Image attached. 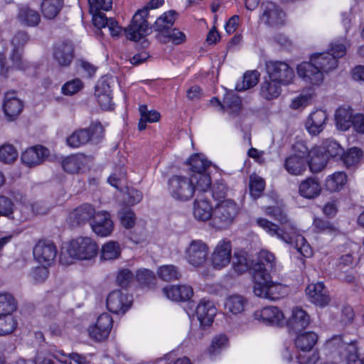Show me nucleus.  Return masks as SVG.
<instances>
[{"instance_id": "obj_1", "label": "nucleus", "mask_w": 364, "mask_h": 364, "mask_svg": "<svg viewBox=\"0 0 364 364\" xmlns=\"http://www.w3.org/2000/svg\"><path fill=\"white\" fill-rule=\"evenodd\" d=\"M266 214L284 225L283 228L268 220L259 218L257 224L271 236L277 237L284 242L290 245L302 256L309 257L312 255V250L306 239L301 235L295 225L289 221L287 215L279 207H268Z\"/></svg>"}, {"instance_id": "obj_2", "label": "nucleus", "mask_w": 364, "mask_h": 364, "mask_svg": "<svg viewBox=\"0 0 364 364\" xmlns=\"http://www.w3.org/2000/svg\"><path fill=\"white\" fill-rule=\"evenodd\" d=\"M167 191L174 200L182 202L190 200L196 192H206L199 190L196 177L181 174L173 175L168 179Z\"/></svg>"}, {"instance_id": "obj_3", "label": "nucleus", "mask_w": 364, "mask_h": 364, "mask_svg": "<svg viewBox=\"0 0 364 364\" xmlns=\"http://www.w3.org/2000/svg\"><path fill=\"white\" fill-rule=\"evenodd\" d=\"M164 4V0H151L145 7L134 15L129 26L124 29L128 39L138 41L149 34L151 28L146 21L150 9H158Z\"/></svg>"}, {"instance_id": "obj_4", "label": "nucleus", "mask_w": 364, "mask_h": 364, "mask_svg": "<svg viewBox=\"0 0 364 364\" xmlns=\"http://www.w3.org/2000/svg\"><path fill=\"white\" fill-rule=\"evenodd\" d=\"M253 291L255 296L269 300H278L289 292L288 286L272 280L271 275L257 274L253 281Z\"/></svg>"}, {"instance_id": "obj_5", "label": "nucleus", "mask_w": 364, "mask_h": 364, "mask_svg": "<svg viewBox=\"0 0 364 364\" xmlns=\"http://www.w3.org/2000/svg\"><path fill=\"white\" fill-rule=\"evenodd\" d=\"M307 165L312 173L318 172V149L312 148L309 153V159L298 155L287 157L284 161V168L291 175L299 176L304 173Z\"/></svg>"}, {"instance_id": "obj_6", "label": "nucleus", "mask_w": 364, "mask_h": 364, "mask_svg": "<svg viewBox=\"0 0 364 364\" xmlns=\"http://www.w3.org/2000/svg\"><path fill=\"white\" fill-rule=\"evenodd\" d=\"M239 212V207L235 200L226 199L220 201L213 208L212 225L217 229L229 227Z\"/></svg>"}, {"instance_id": "obj_7", "label": "nucleus", "mask_w": 364, "mask_h": 364, "mask_svg": "<svg viewBox=\"0 0 364 364\" xmlns=\"http://www.w3.org/2000/svg\"><path fill=\"white\" fill-rule=\"evenodd\" d=\"M104 132V127L100 122H92L88 128L75 130L67 138L66 142L72 148H78L90 141L98 143L103 138Z\"/></svg>"}, {"instance_id": "obj_8", "label": "nucleus", "mask_w": 364, "mask_h": 364, "mask_svg": "<svg viewBox=\"0 0 364 364\" xmlns=\"http://www.w3.org/2000/svg\"><path fill=\"white\" fill-rule=\"evenodd\" d=\"M188 164L193 172L191 176L196 177V182L198 183L199 190L209 191L211 179L206 171L210 166V161H208L204 156L196 154L189 159Z\"/></svg>"}, {"instance_id": "obj_9", "label": "nucleus", "mask_w": 364, "mask_h": 364, "mask_svg": "<svg viewBox=\"0 0 364 364\" xmlns=\"http://www.w3.org/2000/svg\"><path fill=\"white\" fill-rule=\"evenodd\" d=\"M97 250L96 242L90 237H80L70 242L68 253L78 259H90L97 255Z\"/></svg>"}, {"instance_id": "obj_10", "label": "nucleus", "mask_w": 364, "mask_h": 364, "mask_svg": "<svg viewBox=\"0 0 364 364\" xmlns=\"http://www.w3.org/2000/svg\"><path fill=\"white\" fill-rule=\"evenodd\" d=\"M266 71L269 79L282 85L291 84L294 77V71L285 61L269 60L266 62Z\"/></svg>"}, {"instance_id": "obj_11", "label": "nucleus", "mask_w": 364, "mask_h": 364, "mask_svg": "<svg viewBox=\"0 0 364 364\" xmlns=\"http://www.w3.org/2000/svg\"><path fill=\"white\" fill-rule=\"evenodd\" d=\"M209 252L208 245L201 240H192L186 250V257L188 262L196 267L205 264Z\"/></svg>"}, {"instance_id": "obj_12", "label": "nucleus", "mask_w": 364, "mask_h": 364, "mask_svg": "<svg viewBox=\"0 0 364 364\" xmlns=\"http://www.w3.org/2000/svg\"><path fill=\"white\" fill-rule=\"evenodd\" d=\"M252 269L254 281L257 274L262 276L270 275V272L279 271V266L277 264L274 254L267 250H262L258 255V262L253 265Z\"/></svg>"}, {"instance_id": "obj_13", "label": "nucleus", "mask_w": 364, "mask_h": 364, "mask_svg": "<svg viewBox=\"0 0 364 364\" xmlns=\"http://www.w3.org/2000/svg\"><path fill=\"white\" fill-rule=\"evenodd\" d=\"M232 245L230 240L223 239L217 244L211 255V263L214 269H222L230 263Z\"/></svg>"}, {"instance_id": "obj_14", "label": "nucleus", "mask_w": 364, "mask_h": 364, "mask_svg": "<svg viewBox=\"0 0 364 364\" xmlns=\"http://www.w3.org/2000/svg\"><path fill=\"white\" fill-rule=\"evenodd\" d=\"M57 252L55 245L50 240H40L33 248V257L41 265L51 266Z\"/></svg>"}, {"instance_id": "obj_15", "label": "nucleus", "mask_w": 364, "mask_h": 364, "mask_svg": "<svg viewBox=\"0 0 364 364\" xmlns=\"http://www.w3.org/2000/svg\"><path fill=\"white\" fill-rule=\"evenodd\" d=\"M311 322L310 315L301 307L295 306L287 321V327L290 332L299 333L307 328Z\"/></svg>"}, {"instance_id": "obj_16", "label": "nucleus", "mask_w": 364, "mask_h": 364, "mask_svg": "<svg viewBox=\"0 0 364 364\" xmlns=\"http://www.w3.org/2000/svg\"><path fill=\"white\" fill-rule=\"evenodd\" d=\"M74 46L69 40L57 42L53 49L54 60L60 67H68L74 58Z\"/></svg>"}, {"instance_id": "obj_17", "label": "nucleus", "mask_w": 364, "mask_h": 364, "mask_svg": "<svg viewBox=\"0 0 364 364\" xmlns=\"http://www.w3.org/2000/svg\"><path fill=\"white\" fill-rule=\"evenodd\" d=\"M261 11L260 20L264 24L276 26L284 23V14L274 3L263 2L261 5Z\"/></svg>"}, {"instance_id": "obj_18", "label": "nucleus", "mask_w": 364, "mask_h": 364, "mask_svg": "<svg viewBox=\"0 0 364 364\" xmlns=\"http://www.w3.org/2000/svg\"><path fill=\"white\" fill-rule=\"evenodd\" d=\"M253 317L260 323L272 326L281 325L284 319L282 311L274 306H266L255 311Z\"/></svg>"}, {"instance_id": "obj_19", "label": "nucleus", "mask_w": 364, "mask_h": 364, "mask_svg": "<svg viewBox=\"0 0 364 364\" xmlns=\"http://www.w3.org/2000/svg\"><path fill=\"white\" fill-rule=\"evenodd\" d=\"M318 53L311 55L309 62H303L297 66L298 75L305 82L311 84H316L318 82Z\"/></svg>"}, {"instance_id": "obj_20", "label": "nucleus", "mask_w": 364, "mask_h": 364, "mask_svg": "<svg viewBox=\"0 0 364 364\" xmlns=\"http://www.w3.org/2000/svg\"><path fill=\"white\" fill-rule=\"evenodd\" d=\"M343 154V149L335 140L327 139L320 146V171L326 166L329 159H338Z\"/></svg>"}, {"instance_id": "obj_21", "label": "nucleus", "mask_w": 364, "mask_h": 364, "mask_svg": "<svg viewBox=\"0 0 364 364\" xmlns=\"http://www.w3.org/2000/svg\"><path fill=\"white\" fill-rule=\"evenodd\" d=\"M131 306V300L127 294L121 291H113L109 294L107 298V307L114 314H124Z\"/></svg>"}, {"instance_id": "obj_22", "label": "nucleus", "mask_w": 364, "mask_h": 364, "mask_svg": "<svg viewBox=\"0 0 364 364\" xmlns=\"http://www.w3.org/2000/svg\"><path fill=\"white\" fill-rule=\"evenodd\" d=\"M16 20L23 26L36 27L41 22L39 12L28 4H18L17 6Z\"/></svg>"}, {"instance_id": "obj_23", "label": "nucleus", "mask_w": 364, "mask_h": 364, "mask_svg": "<svg viewBox=\"0 0 364 364\" xmlns=\"http://www.w3.org/2000/svg\"><path fill=\"white\" fill-rule=\"evenodd\" d=\"M50 154V151L43 146L36 145L27 149L21 154V161L27 166L41 164Z\"/></svg>"}, {"instance_id": "obj_24", "label": "nucleus", "mask_w": 364, "mask_h": 364, "mask_svg": "<svg viewBox=\"0 0 364 364\" xmlns=\"http://www.w3.org/2000/svg\"><path fill=\"white\" fill-rule=\"evenodd\" d=\"M92 230L101 237L109 235L114 230V223L111 220L110 214L106 211L97 212L92 223Z\"/></svg>"}, {"instance_id": "obj_25", "label": "nucleus", "mask_w": 364, "mask_h": 364, "mask_svg": "<svg viewBox=\"0 0 364 364\" xmlns=\"http://www.w3.org/2000/svg\"><path fill=\"white\" fill-rule=\"evenodd\" d=\"M23 102L15 96V92H6L3 103V110L10 121L15 119L22 112Z\"/></svg>"}, {"instance_id": "obj_26", "label": "nucleus", "mask_w": 364, "mask_h": 364, "mask_svg": "<svg viewBox=\"0 0 364 364\" xmlns=\"http://www.w3.org/2000/svg\"><path fill=\"white\" fill-rule=\"evenodd\" d=\"M48 354L63 364H71L72 361L75 364H90L87 355L77 353L66 354L63 350L57 349L55 346L50 347Z\"/></svg>"}, {"instance_id": "obj_27", "label": "nucleus", "mask_w": 364, "mask_h": 364, "mask_svg": "<svg viewBox=\"0 0 364 364\" xmlns=\"http://www.w3.org/2000/svg\"><path fill=\"white\" fill-rule=\"evenodd\" d=\"M176 15L177 14L175 11L170 10L164 13L156 20L153 27L154 31L158 32L156 38L159 41L172 28Z\"/></svg>"}, {"instance_id": "obj_28", "label": "nucleus", "mask_w": 364, "mask_h": 364, "mask_svg": "<svg viewBox=\"0 0 364 364\" xmlns=\"http://www.w3.org/2000/svg\"><path fill=\"white\" fill-rule=\"evenodd\" d=\"M193 215L199 221H206L213 217V208L210 202L199 196L195 199L193 203Z\"/></svg>"}, {"instance_id": "obj_29", "label": "nucleus", "mask_w": 364, "mask_h": 364, "mask_svg": "<svg viewBox=\"0 0 364 364\" xmlns=\"http://www.w3.org/2000/svg\"><path fill=\"white\" fill-rule=\"evenodd\" d=\"M196 312L200 322L208 326L213 321L216 309L210 301L202 299L198 304Z\"/></svg>"}, {"instance_id": "obj_30", "label": "nucleus", "mask_w": 364, "mask_h": 364, "mask_svg": "<svg viewBox=\"0 0 364 364\" xmlns=\"http://www.w3.org/2000/svg\"><path fill=\"white\" fill-rule=\"evenodd\" d=\"M97 213L92 205L84 203L70 213V218L77 225H82L89 222L91 219L94 220Z\"/></svg>"}, {"instance_id": "obj_31", "label": "nucleus", "mask_w": 364, "mask_h": 364, "mask_svg": "<svg viewBox=\"0 0 364 364\" xmlns=\"http://www.w3.org/2000/svg\"><path fill=\"white\" fill-rule=\"evenodd\" d=\"M318 339L317 333L307 331L299 333L294 339V345L298 351L309 352L316 344Z\"/></svg>"}, {"instance_id": "obj_32", "label": "nucleus", "mask_w": 364, "mask_h": 364, "mask_svg": "<svg viewBox=\"0 0 364 364\" xmlns=\"http://www.w3.org/2000/svg\"><path fill=\"white\" fill-rule=\"evenodd\" d=\"M93 24L99 29L107 27L112 37H119L122 28L113 18H107L105 15H97L94 18Z\"/></svg>"}, {"instance_id": "obj_33", "label": "nucleus", "mask_w": 364, "mask_h": 364, "mask_svg": "<svg viewBox=\"0 0 364 364\" xmlns=\"http://www.w3.org/2000/svg\"><path fill=\"white\" fill-rule=\"evenodd\" d=\"M280 83L273 80L265 79L260 85L259 95L260 96L267 100H272L274 99L277 98L282 92V88Z\"/></svg>"}, {"instance_id": "obj_34", "label": "nucleus", "mask_w": 364, "mask_h": 364, "mask_svg": "<svg viewBox=\"0 0 364 364\" xmlns=\"http://www.w3.org/2000/svg\"><path fill=\"white\" fill-rule=\"evenodd\" d=\"M247 306V299L239 294H233L228 296L225 302V309L234 315L242 313Z\"/></svg>"}, {"instance_id": "obj_35", "label": "nucleus", "mask_w": 364, "mask_h": 364, "mask_svg": "<svg viewBox=\"0 0 364 364\" xmlns=\"http://www.w3.org/2000/svg\"><path fill=\"white\" fill-rule=\"evenodd\" d=\"M347 179V175L343 171L335 172L327 177L324 186L330 192L340 191L346 185Z\"/></svg>"}, {"instance_id": "obj_36", "label": "nucleus", "mask_w": 364, "mask_h": 364, "mask_svg": "<svg viewBox=\"0 0 364 364\" xmlns=\"http://www.w3.org/2000/svg\"><path fill=\"white\" fill-rule=\"evenodd\" d=\"M354 114L349 107H339L335 114V120L338 128L343 131L348 130L353 124Z\"/></svg>"}, {"instance_id": "obj_37", "label": "nucleus", "mask_w": 364, "mask_h": 364, "mask_svg": "<svg viewBox=\"0 0 364 364\" xmlns=\"http://www.w3.org/2000/svg\"><path fill=\"white\" fill-rule=\"evenodd\" d=\"M63 0H43L41 4V12L44 18L53 19L63 8Z\"/></svg>"}, {"instance_id": "obj_38", "label": "nucleus", "mask_w": 364, "mask_h": 364, "mask_svg": "<svg viewBox=\"0 0 364 364\" xmlns=\"http://www.w3.org/2000/svg\"><path fill=\"white\" fill-rule=\"evenodd\" d=\"M139 111L141 115L138 124V128L140 131L144 130L146 123H153L158 122L160 119V114L156 110H149L147 106L142 105L139 106Z\"/></svg>"}, {"instance_id": "obj_39", "label": "nucleus", "mask_w": 364, "mask_h": 364, "mask_svg": "<svg viewBox=\"0 0 364 364\" xmlns=\"http://www.w3.org/2000/svg\"><path fill=\"white\" fill-rule=\"evenodd\" d=\"M300 194L306 198H314L318 194V182L314 178H308L299 186Z\"/></svg>"}, {"instance_id": "obj_40", "label": "nucleus", "mask_w": 364, "mask_h": 364, "mask_svg": "<svg viewBox=\"0 0 364 364\" xmlns=\"http://www.w3.org/2000/svg\"><path fill=\"white\" fill-rule=\"evenodd\" d=\"M260 74L257 70L247 71L243 75L242 80L236 85L237 91H244L255 86L259 79Z\"/></svg>"}, {"instance_id": "obj_41", "label": "nucleus", "mask_w": 364, "mask_h": 364, "mask_svg": "<svg viewBox=\"0 0 364 364\" xmlns=\"http://www.w3.org/2000/svg\"><path fill=\"white\" fill-rule=\"evenodd\" d=\"M157 274L160 279L166 282L177 280L181 277L178 268L173 264L159 267L157 270Z\"/></svg>"}, {"instance_id": "obj_42", "label": "nucleus", "mask_w": 364, "mask_h": 364, "mask_svg": "<svg viewBox=\"0 0 364 364\" xmlns=\"http://www.w3.org/2000/svg\"><path fill=\"white\" fill-rule=\"evenodd\" d=\"M223 111L237 114L241 108V100L234 93H227L223 102Z\"/></svg>"}, {"instance_id": "obj_43", "label": "nucleus", "mask_w": 364, "mask_h": 364, "mask_svg": "<svg viewBox=\"0 0 364 364\" xmlns=\"http://www.w3.org/2000/svg\"><path fill=\"white\" fill-rule=\"evenodd\" d=\"M250 193L254 199L259 198L264 190L265 181L260 176L253 174L250 177Z\"/></svg>"}, {"instance_id": "obj_44", "label": "nucleus", "mask_w": 364, "mask_h": 364, "mask_svg": "<svg viewBox=\"0 0 364 364\" xmlns=\"http://www.w3.org/2000/svg\"><path fill=\"white\" fill-rule=\"evenodd\" d=\"M90 12L92 15V21L97 15H105L101 11H109L112 9V0H88Z\"/></svg>"}, {"instance_id": "obj_45", "label": "nucleus", "mask_w": 364, "mask_h": 364, "mask_svg": "<svg viewBox=\"0 0 364 364\" xmlns=\"http://www.w3.org/2000/svg\"><path fill=\"white\" fill-rule=\"evenodd\" d=\"M17 326V321L11 314L0 315V336L11 333Z\"/></svg>"}, {"instance_id": "obj_46", "label": "nucleus", "mask_w": 364, "mask_h": 364, "mask_svg": "<svg viewBox=\"0 0 364 364\" xmlns=\"http://www.w3.org/2000/svg\"><path fill=\"white\" fill-rule=\"evenodd\" d=\"M113 320L112 316L107 314H102L98 318L95 324L101 330V333L98 335L99 338H107L110 330L112 327Z\"/></svg>"}, {"instance_id": "obj_47", "label": "nucleus", "mask_w": 364, "mask_h": 364, "mask_svg": "<svg viewBox=\"0 0 364 364\" xmlns=\"http://www.w3.org/2000/svg\"><path fill=\"white\" fill-rule=\"evenodd\" d=\"M16 309V302L11 294H0V315L11 314Z\"/></svg>"}, {"instance_id": "obj_48", "label": "nucleus", "mask_w": 364, "mask_h": 364, "mask_svg": "<svg viewBox=\"0 0 364 364\" xmlns=\"http://www.w3.org/2000/svg\"><path fill=\"white\" fill-rule=\"evenodd\" d=\"M17 158L18 152L13 145L5 144L0 146V161L4 164H11Z\"/></svg>"}, {"instance_id": "obj_49", "label": "nucleus", "mask_w": 364, "mask_h": 364, "mask_svg": "<svg viewBox=\"0 0 364 364\" xmlns=\"http://www.w3.org/2000/svg\"><path fill=\"white\" fill-rule=\"evenodd\" d=\"M119 244L114 241H109L102 247L101 258L105 260L114 259L119 256Z\"/></svg>"}, {"instance_id": "obj_50", "label": "nucleus", "mask_w": 364, "mask_h": 364, "mask_svg": "<svg viewBox=\"0 0 364 364\" xmlns=\"http://www.w3.org/2000/svg\"><path fill=\"white\" fill-rule=\"evenodd\" d=\"M362 156L360 149L356 147L350 149L346 153L343 154L341 158L347 167H351L357 164Z\"/></svg>"}, {"instance_id": "obj_51", "label": "nucleus", "mask_w": 364, "mask_h": 364, "mask_svg": "<svg viewBox=\"0 0 364 364\" xmlns=\"http://www.w3.org/2000/svg\"><path fill=\"white\" fill-rule=\"evenodd\" d=\"M338 65V60L331 55L330 52L320 53V73H328Z\"/></svg>"}, {"instance_id": "obj_52", "label": "nucleus", "mask_w": 364, "mask_h": 364, "mask_svg": "<svg viewBox=\"0 0 364 364\" xmlns=\"http://www.w3.org/2000/svg\"><path fill=\"white\" fill-rule=\"evenodd\" d=\"M348 347V343H344L341 336H336L328 341L324 345V348L331 353H338L341 355L343 350H346Z\"/></svg>"}, {"instance_id": "obj_53", "label": "nucleus", "mask_w": 364, "mask_h": 364, "mask_svg": "<svg viewBox=\"0 0 364 364\" xmlns=\"http://www.w3.org/2000/svg\"><path fill=\"white\" fill-rule=\"evenodd\" d=\"M186 41V35L177 28H171L159 41L162 43L172 42L175 45L183 43Z\"/></svg>"}, {"instance_id": "obj_54", "label": "nucleus", "mask_w": 364, "mask_h": 364, "mask_svg": "<svg viewBox=\"0 0 364 364\" xmlns=\"http://www.w3.org/2000/svg\"><path fill=\"white\" fill-rule=\"evenodd\" d=\"M228 338L225 335H220L215 336L213 341L212 343L208 348V353L211 358L217 355L220 350L225 348L228 346Z\"/></svg>"}, {"instance_id": "obj_55", "label": "nucleus", "mask_w": 364, "mask_h": 364, "mask_svg": "<svg viewBox=\"0 0 364 364\" xmlns=\"http://www.w3.org/2000/svg\"><path fill=\"white\" fill-rule=\"evenodd\" d=\"M232 267L236 272L240 274L249 269V263L244 252H235L232 257Z\"/></svg>"}, {"instance_id": "obj_56", "label": "nucleus", "mask_w": 364, "mask_h": 364, "mask_svg": "<svg viewBox=\"0 0 364 364\" xmlns=\"http://www.w3.org/2000/svg\"><path fill=\"white\" fill-rule=\"evenodd\" d=\"M48 267L49 266L42 265L41 267L33 268L30 272V277L36 284L43 283L49 276Z\"/></svg>"}, {"instance_id": "obj_57", "label": "nucleus", "mask_w": 364, "mask_h": 364, "mask_svg": "<svg viewBox=\"0 0 364 364\" xmlns=\"http://www.w3.org/2000/svg\"><path fill=\"white\" fill-rule=\"evenodd\" d=\"M121 223L127 229L132 228L135 225L136 217L130 208H124L119 213Z\"/></svg>"}, {"instance_id": "obj_58", "label": "nucleus", "mask_w": 364, "mask_h": 364, "mask_svg": "<svg viewBox=\"0 0 364 364\" xmlns=\"http://www.w3.org/2000/svg\"><path fill=\"white\" fill-rule=\"evenodd\" d=\"M305 127L311 135L316 136L318 134V114L317 111H313L309 115Z\"/></svg>"}, {"instance_id": "obj_59", "label": "nucleus", "mask_w": 364, "mask_h": 364, "mask_svg": "<svg viewBox=\"0 0 364 364\" xmlns=\"http://www.w3.org/2000/svg\"><path fill=\"white\" fill-rule=\"evenodd\" d=\"M346 50L347 42L346 41H343V42L338 41L331 43L329 50L331 51V55L336 58L338 60V58L346 55Z\"/></svg>"}, {"instance_id": "obj_60", "label": "nucleus", "mask_w": 364, "mask_h": 364, "mask_svg": "<svg viewBox=\"0 0 364 364\" xmlns=\"http://www.w3.org/2000/svg\"><path fill=\"white\" fill-rule=\"evenodd\" d=\"M82 82L80 79H74L65 83L62 87V92L65 95H73L80 90Z\"/></svg>"}, {"instance_id": "obj_61", "label": "nucleus", "mask_w": 364, "mask_h": 364, "mask_svg": "<svg viewBox=\"0 0 364 364\" xmlns=\"http://www.w3.org/2000/svg\"><path fill=\"white\" fill-rule=\"evenodd\" d=\"M136 277L139 284L146 287H149L155 280L154 273L146 269L139 270L136 272Z\"/></svg>"}, {"instance_id": "obj_62", "label": "nucleus", "mask_w": 364, "mask_h": 364, "mask_svg": "<svg viewBox=\"0 0 364 364\" xmlns=\"http://www.w3.org/2000/svg\"><path fill=\"white\" fill-rule=\"evenodd\" d=\"M355 313L353 308L349 305H344L341 309L340 323L342 326H348L353 323Z\"/></svg>"}, {"instance_id": "obj_63", "label": "nucleus", "mask_w": 364, "mask_h": 364, "mask_svg": "<svg viewBox=\"0 0 364 364\" xmlns=\"http://www.w3.org/2000/svg\"><path fill=\"white\" fill-rule=\"evenodd\" d=\"M10 59L13 62V66L18 70H25L27 68V63L22 57L21 48H14Z\"/></svg>"}, {"instance_id": "obj_64", "label": "nucleus", "mask_w": 364, "mask_h": 364, "mask_svg": "<svg viewBox=\"0 0 364 364\" xmlns=\"http://www.w3.org/2000/svg\"><path fill=\"white\" fill-rule=\"evenodd\" d=\"M347 351V364H363L362 358H359L358 354V348L355 343H348Z\"/></svg>"}]
</instances>
